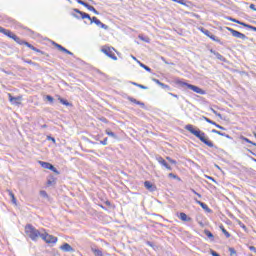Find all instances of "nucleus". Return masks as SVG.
I'll return each mask as SVG.
<instances>
[{"label": "nucleus", "instance_id": "1", "mask_svg": "<svg viewBox=\"0 0 256 256\" xmlns=\"http://www.w3.org/2000/svg\"><path fill=\"white\" fill-rule=\"evenodd\" d=\"M184 129L186 131H189L192 135L196 136L197 139H199L204 145H207V147L213 148L215 147V144L209 140V137H207V134L205 132L201 131L199 128L193 126L192 124H187Z\"/></svg>", "mask_w": 256, "mask_h": 256}, {"label": "nucleus", "instance_id": "2", "mask_svg": "<svg viewBox=\"0 0 256 256\" xmlns=\"http://www.w3.org/2000/svg\"><path fill=\"white\" fill-rule=\"evenodd\" d=\"M73 11H74V13H78V15L72 14V16L75 17V19H89L90 25H93V23H95V25H97V27H101V29H105V31L109 30V26L104 24L103 22H101V20H99L97 17H95V16L91 17V15H89L77 8H74Z\"/></svg>", "mask_w": 256, "mask_h": 256}, {"label": "nucleus", "instance_id": "3", "mask_svg": "<svg viewBox=\"0 0 256 256\" xmlns=\"http://www.w3.org/2000/svg\"><path fill=\"white\" fill-rule=\"evenodd\" d=\"M25 233L26 235H28V237H30V239L32 241H37L39 239V237L41 238V235H43V233H41L37 228H35V226H33L32 224H27L25 226Z\"/></svg>", "mask_w": 256, "mask_h": 256}, {"label": "nucleus", "instance_id": "4", "mask_svg": "<svg viewBox=\"0 0 256 256\" xmlns=\"http://www.w3.org/2000/svg\"><path fill=\"white\" fill-rule=\"evenodd\" d=\"M176 85H179L180 87H187V89H190L191 91H194V93H198V95H205V90H203L200 87L195 86L193 84H189L187 82L177 80Z\"/></svg>", "mask_w": 256, "mask_h": 256}, {"label": "nucleus", "instance_id": "5", "mask_svg": "<svg viewBox=\"0 0 256 256\" xmlns=\"http://www.w3.org/2000/svg\"><path fill=\"white\" fill-rule=\"evenodd\" d=\"M102 53L109 57L110 59H113V61H117V57L115 56V48L109 47V46H103L101 48Z\"/></svg>", "mask_w": 256, "mask_h": 256}, {"label": "nucleus", "instance_id": "6", "mask_svg": "<svg viewBox=\"0 0 256 256\" xmlns=\"http://www.w3.org/2000/svg\"><path fill=\"white\" fill-rule=\"evenodd\" d=\"M41 239L43 241H45V243H48V244H55L58 241L57 237H55L51 234H48L47 232H45V233H43V235H41Z\"/></svg>", "mask_w": 256, "mask_h": 256}, {"label": "nucleus", "instance_id": "7", "mask_svg": "<svg viewBox=\"0 0 256 256\" xmlns=\"http://www.w3.org/2000/svg\"><path fill=\"white\" fill-rule=\"evenodd\" d=\"M226 29H227V31H229L232 34L233 37H236V39H242L243 41H245V39H247L245 34L239 32L233 28L227 27Z\"/></svg>", "mask_w": 256, "mask_h": 256}, {"label": "nucleus", "instance_id": "8", "mask_svg": "<svg viewBox=\"0 0 256 256\" xmlns=\"http://www.w3.org/2000/svg\"><path fill=\"white\" fill-rule=\"evenodd\" d=\"M77 3H79V5H83V7H86V9H88V11H92V13L94 15H99V11H97V9H95V7L89 5V3L83 1V0H76Z\"/></svg>", "mask_w": 256, "mask_h": 256}, {"label": "nucleus", "instance_id": "9", "mask_svg": "<svg viewBox=\"0 0 256 256\" xmlns=\"http://www.w3.org/2000/svg\"><path fill=\"white\" fill-rule=\"evenodd\" d=\"M155 159L156 161H158L159 164L162 165V167H165V169H167L168 171H173L171 165H169V163H167V161L163 157L156 155Z\"/></svg>", "mask_w": 256, "mask_h": 256}, {"label": "nucleus", "instance_id": "10", "mask_svg": "<svg viewBox=\"0 0 256 256\" xmlns=\"http://www.w3.org/2000/svg\"><path fill=\"white\" fill-rule=\"evenodd\" d=\"M8 99L12 105H21V101L23 100L22 96H13L11 93H8Z\"/></svg>", "mask_w": 256, "mask_h": 256}, {"label": "nucleus", "instance_id": "11", "mask_svg": "<svg viewBox=\"0 0 256 256\" xmlns=\"http://www.w3.org/2000/svg\"><path fill=\"white\" fill-rule=\"evenodd\" d=\"M52 45L56 47L58 51H61L62 53H66L67 55H73V52L67 50V48L61 46V44H58L57 42H52Z\"/></svg>", "mask_w": 256, "mask_h": 256}, {"label": "nucleus", "instance_id": "12", "mask_svg": "<svg viewBox=\"0 0 256 256\" xmlns=\"http://www.w3.org/2000/svg\"><path fill=\"white\" fill-rule=\"evenodd\" d=\"M194 201L195 203H197V205H200V207H202V209H204L206 213H213V210H211V208H209V206H207V204H205L204 202L198 200L197 198H195Z\"/></svg>", "mask_w": 256, "mask_h": 256}, {"label": "nucleus", "instance_id": "13", "mask_svg": "<svg viewBox=\"0 0 256 256\" xmlns=\"http://www.w3.org/2000/svg\"><path fill=\"white\" fill-rule=\"evenodd\" d=\"M202 119H203L204 121H206V123H210V125H214L215 127H217V129H221L222 131H225V127H223V126L217 124L215 121L209 119L208 117L202 116Z\"/></svg>", "mask_w": 256, "mask_h": 256}, {"label": "nucleus", "instance_id": "14", "mask_svg": "<svg viewBox=\"0 0 256 256\" xmlns=\"http://www.w3.org/2000/svg\"><path fill=\"white\" fill-rule=\"evenodd\" d=\"M144 187L145 189H147L148 191H151L152 193L157 191V186H155V184L151 183L150 181H145Z\"/></svg>", "mask_w": 256, "mask_h": 256}, {"label": "nucleus", "instance_id": "15", "mask_svg": "<svg viewBox=\"0 0 256 256\" xmlns=\"http://www.w3.org/2000/svg\"><path fill=\"white\" fill-rule=\"evenodd\" d=\"M60 249L65 253H73L75 251V249L70 246L69 243H64L62 246H60Z\"/></svg>", "mask_w": 256, "mask_h": 256}, {"label": "nucleus", "instance_id": "16", "mask_svg": "<svg viewBox=\"0 0 256 256\" xmlns=\"http://www.w3.org/2000/svg\"><path fill=\"white\" fill-rule=\"evenodd\" d=\"M210 53H212V55H215L216 59H218L219 61H222L223 63L227 61V59L223 55H221L219 52L213 49H210Z\"/></svg>", "mask_w": 256, "mask_h": 256}, {"label": "nucleus", "instance_id": "17", "mask_svg": "<svg viewBox=\"0 0 256 256\" xmlns=\"http://www.w3.org/2000/svg\"><path fill=\"white\" fill-rule=\"evenodd\" d=\"M127 99H128V101H130L131 103H135V105H140V107H141L142 109H145V103H143V102H141V101H139V100H137V99H135V98H133V97H131V96H128Z\"/></svg>", "mask_w": 256, "mask_h": 256}, {"label": "nucleus", "instance_id": "18", "mask_svg": "<svg viewBox=\"0 0 256 256\" xmlns=\"http://www.w3.org/2000/svg\"><path fill=\"white\" fill-rule=\"evenodd\" d=\"M0 33H3V35H6V37H9V39H12L13 35V32H11V30H7L3 27L0 26Z\"/></svg>", "mask_w": 256, "mask_h": 256}, {"label": "nucleus", "instance_id": "19", "mask_svg": "<svg viewBox=\"0 0 256 256\" xmlns=\"http://www.w3.org/2000/svg\"><path fill=\"white\" fill-rule=\"evenodd\" d=\"M40 165H41V167H43V169H49V171H51L53 169V164H51L49 162L40 161Z\"/></svg>", "mask_w": 256, "mask_h": 256}, {"label": "nucleus", "instance_id": "20", "mask_svg": "<svg viewBox=\"0 0 256 256\" xmlns=\"http://www.w3.org/2000/svg\"><path fill=\"white\" fill-rule=\"evenodd\" d=\"M58 100L62 105H65V107H73V104L71 102H68L67 99L59 97Z\"/></svg>", "mask_w": 256, "mask_h": 256}, {"label": "nucleus", "instance_id": "21", "mask_svg": "<svg viewBox=\"0 0 256 256\" xmlns=\"http://www.w3.org/2000/svg\"><path fill=\"white\" fill-rule=\"evenodd\" d=\"M179 219H181V221H186V222L191 221V217L187 216V214H185V212H181L179 214Z\"/></svg>", "mask_w": 256, "mask_h": 256}, {"label": "nucleus", "instance_id": "22", "mask_svg": "<svg viewBox=\"0 0 256 256\" xmlns=\"http://www.w3.org/2000/svg\"><path fill=\"white\" fill-rule=\"evenodd\" d=\"M12 39L16 43H18V45H23V43L25 42V40H22L21 38H19V36L15 35V34H13Z\"/></svg>", "mask_w": 256, "mask_h": 256}, {"label": "nucleus", "instance_id": "23", "mask_svg": "<svg viewBox=\"0 0 256 256\" xmlns=\"http://www.w3.org/2000/svg\"><path fill=\"white\" fill-rule=\"evenodd\" d=\"M220 229H221L222 233L225 235L226 239H229L231 237V233H229L223 225H220Z\"/></svg>", "mask_w": 256, "mask_h": 256}, {"label": "nucleus", "instance_id": "24", "mask_svg": "<svg viewBox=\"0 0 256 256\" xmlns=\"http://www.w3.org/2000/svg\"><path fill=\"white\" fill-rule=\"evenodd\" d=\"M91 251H92V253H93L95 256H104V255H103V251H101L100 249L91 248Z\"/></svg>", "mask_w": 256, "mask_h": 256}, {"label": "nucleus", "instance_id": "25", "mask_svg": "<svg viewBox=\"0 0 256 256\" xmlns=\"http://www.w3.org/2000/svg\"><path fill=\"white\" fill-rule=\"evenodd\" d=\"M209 39H211L212 41H215L216 43H219L220 45H223V42H221V39H219V37L213 35V33L209 36Z\"/></svg>", "mask_w": 256, "mask_h": 256}, {"label": "nucleus", "instance_id": "26", "mask_svg": "<svg viewBox=\"0 0 256 256\" xmlns=\"http://www.w3.org/2000/svg\"><path fill=\"white\" fill-rule=\"evenodd\" d=\"M229 21H232V23H237L238 25H242V27H245V25H247V23L241 22V21H239L235 18H231V17L229 18Z\"/></svg>", "mask_w": 256, "mask_h": 256}, {"label": "nucleus", "instance_id": "27", "mask_svg": "<svg viewBox=\"0 0 256 256\" xmlns=\"http://www.w3.org/2000/svg\"><path fill=\"white\" fill-rule=\"evenodd\" d=\"M204 234L206 235V237H208V239H211L212 241H213V239H215V236L209 230H204Z\"/></svg>", "mask_w": 256, "mask_h": 256}, {"label": "nucleus", "instance_id": "28", "mask_svg": "<svg viewBox=\"0 0 256 256\" xmlns=\"http://www.w3.org/2000/svg\"><path fill=\"white\" fill-rule=\"evenodd\" d=\"M137 62L139 63L140 67H142V69H145V71H148V73H151V68H149V66L143 64V62L137 60Z\"/></svg>", "mask_w": 256, "mask_h": 256}, {"label": "nucleus", "instance_id": "29", "mask_svg": "<svg viewBox=\"0 0 256 256\" xmlns=\"http://www.w3.org/2000/svg\"><path fill=\"white\" fill-rule=\"evenodd\" d=\"M24 63H28V65H33L34 67H39V64L37 62H33V60L29 59H23Z\"/></svg>", "mask_w": 256, "mask_h": 256}, {"label": "nucleus", "instance_id": "30", "mask_svg": "<svg viewBox=\"0 0 256 256\" xmlns=\"http://www.w3.org/2000/svg\"><path fill=\"white\" fill-rule=\"evenodd\" d=\"M200 31L204 34V35H206V37H211V31H209V30H207V29H205V28H203V27H201L200 28Z\"/></svg>", "mask_w": 256, "mask_h": 256}, {"label": "nucleus", "instance_id": "31", "mask_svg": "<svg viewBox=\"0 0 256 256\" xmlns=\"http://www.w3.org/2000/svg\"><path fill=\"white\" fill-rule=\"evenodd\" d=\"M106 135H108L109 137H113V139H117V134L109 129L106 130Z\"/></svg>", "mask_w": 256, "mask_h": 256}, {"label": "nucleus", "instance_id": "32", "mask_svg": "<svg viewBox=\"0 0 256 256\" xmlns=\"http://www.w3.org/2000/svg\"><path fill=\"white\" fill-rule=\"evenodd\" d=\"M228 251H229V253H230V256H238V255H237V250H235V248L230 247V248L228 249Z\"/></svg>", "mask_w": 256, "mask_h": 256}, {"label": "nucleus", "instance_id": "33", "mask_svg": "<svg viewBox=\"0 0 256 256\" xmlns=\"http://www.w3.org/2000/svg\"><path fill=\"white\" fill-rule=\"evenodd\" d=\"M53 183H55V177L49 176V178L47 179V185L51 186L53 185Z\"/></svg>", "mask_w": 256, "mask_h": 256}, {"label": "nucleus", "instance_id": "34", "mask_svg": "<svg viewBox=\"0 0 256 256\" xmlns=\"http://www.w3.org/2000/svg\"><path fill=\"white\" fill-rule=\"evenodd\" d=\"M168 177H170L171 179H177V181H181V178L173 173H169Z\"/></svg>", "mask_w": 256, "mask_h": 256}, {"label": "nucleus", "instance_id": "35", "mask_svg": "<svg viewBox=\"0 0 256 256\" xmlns=\"http://www.w3.org/2000/svg\"><path fill=\"white\" fill-rule=\"evenodd\" d=\"M9 195L12 199V203H14V205H17V198H15V194H13V192H9Z\"/></svg>", "mask_w": 256, "mask_h": 256}, {"label": "nucleus", "instance_id": "36", "mask_svg": "<svg viewBox=\"0 0 256 256\" xmlns=\"http://www.w3.org/2000/svg\"><path fill=\"white\" fill-rule=\"evenodd\" d=\"M242 141H245L246 143H250L251 145H254L256 147V143L249 140V138L242 136Z\"/></svg>", "mask_w": 256, "mask_h": 256}, {"label": "nucleus", "instance_id": "37", "mask_svg": "<svg viewBox=\"0 0 256 256\" xmlns=\"http://www.w3.org/2000/svg\"><path fill=\"white\" fill-rule=\"evenodd\" d=\"M40 195H41V197H44L45 199L49 198V194H47V191H45V190H41Z\"/></svg>", "mask_w": 256, "mask_h": 256}, {"label": "nucleus", "instance_id": "38", "mask_svg": "<svg viewBox=\"0 0 256 256\" xmlns=\"http://www.w3.org/2000/svg\"><path fill=\"white\" fill-rule=\"evenodd\" d=\"M167 161H169V163H171L172 165H177V160H173L171 157L167 156L166 157Z\"/></svg>", "mask_w": 256, "mask_h": 256}, {"label": "nucleus", "instance_id": "39", "mask_svg": "<svg viewBox=\"0 0 256 256\" xmlns=\"http://www.w3.org/2000/svg\"><path fill=\"white\" fill-rule=\"evenodd\" d=\"M46 100H48L49 103L53 104V102L55 101V98H53V96L51 95H46Z\"/></svg>", "mask_w": 256, "mask_h": 256}, {"label": "nucleus", "instance_id": "40", "mask_svg": "<svg viewBox=\"0 0 256 256\" xmlns=\"http://www.w3.org/2000/svg\"><path fill=\"white\" fill-rule=\"evenodd\" d=\"M23 45H26V47H28L29 49H32V50H33L34 47H35V46H33V44H31V43H29V42H27V41H24V42H23Z\"/></svg>", "mask_w": 256, "mask_h": 256}, {"label": "nucleus", "instance_id": "41", "mask_svg": "<svg viewBox=\"0 0 256 256\" xmlns=\"http://www.w3.org/2000/svg\"><path fill=\"white\" fill-rule=\"evenodd\" d=\"M162 89H166L167 91H171V87L165 83H162L160 86Z\"/></svg>", "mask_w": 256, "mask_h": 256}, {"label": "nucleus", "instance_id": "42", "mask_svg": "<svg viewBox=\"0 0 256 256\" xmlns=\"http://www.w3.org/2000/svg\"><path fill=\"white\" fill-rule=\"evenodd\" d=\"M245 27L246 29H251V31H256V27L251 24H246Z\"/></svg>", "mask_w": 256, "mask_h": 256}, {"label": "nucleus", "instance_id": "43", "mask_svg": "<svg viewBox=\"0 0 256 256\" xmlns=\"http://www.w3.org/2000/svg\"><path fill=\"white\" fill-rule=\"evenodd\" d=\"M32 51H35L36 53H41V55H45V52L39 50V48L37 47L32 48Z\"/></svg>", "mask_w": 256, "mask_h": 256}, {"label": "nucleus", "instance_id": "44", "mask_svg": "<svg viewBox=\"0 0 256 256\" xmlns=\"http://www.w3.org/2000/svg\"><path fill=\"white\" fill-rule=\"evenodd\" d=\"M153 81L154 83H156V85H159V87H161V85L163 84V82H160L157 78H153Z\"/></svg>", "mask_w": 256, "mask_h": 256}, {"label": "nucleus", "instance_id": "45", "mask_svg": "<svg viewBox=\"0 0 256 256\" xmlns=\"http://www.w3.org/2000/svg\"><path fill=\"white\" fill-rule=\"evenodd\" d=\"M47 141H52V143H56L55 137L47 136Z\"/></svg>", "mask_w": 256, "mask_h": 256}, {"label": "nucleus", "instance_id": "46", "mask_svg": "<svg viewBox=\"0 0 256 256\" xmlns=\"http://www.w3.org/2000/svg\"><path fill=\"white\" fill-rule=\"evenodd\" d=\"M50 171H53V173H55L56 175H60L59 170H57V168H55V166H53Z\"/></svg>", "mask_w": 256, "mask_h": 256}, {"label": "nucleus", "instance_id": "47", "mask_svg": "<svg viewBox=\"0 0 256 256\" xmlns=\"http://www.w3.org/2000/svg\"><path fill=\"white\" fill-rule=\"evenodd\" d=\"M190 191H192V193H194V195H197V197H199V199H201V194H199L197 191H195V189L191 188Z\"/></svg>", "mask_w": 256, "mask_h": 256}, {"label": "nucleus", "instance_id": "48", "mask_svg": "<svg viewBox=\"0 0 256 256\" xmlns=\"http://www.w3.org/2000/svg\"><path fill=\"white\" fill-rule=\"evenodd\" d=\"M146 245H148L149 247H152V249H155V244H153V242L151 241H147Z\"/></svg>", "mask_w": 256, "mask_h": 256}, {"label": "nucleus", "instance_id": "49", "mask_svg": "<svg viewBox=\"0 0 256 256\" xmlns=\"http://www.w3.org/2000/svg\"><path fill=\"white\" fill-rule=\"evenodd\" d=\"M238 224L240 225V227H242V229H243L244 231H247V226H245V224H243V222L239 221Z\"/></svg>", "mask_w": 256, "mask_h": 256}, {"label": "nucleus", "instance_id": "50", "mask_svg": "<svg viewBox=\"0 0 256 256\" xmlns=\"http://www.w3.org/2000/svg\"><path fill=\"white\" fill-rule=\"evenodd\" d=\"M139 39H141V41H145L146 43H149V38L148 37H143V36H139Z\"/></svg>", "mask_w": 256, "mask_h": 256}, {"label": "nucleus", "instance_id": "51", "mask_svg": "<svg viewBox=\"0 0 256 256\" xmlns=\"http://www.w3.org/2000/svg\"><path fill=\"white\" fill-rule=\"evenodd\" d=\"M174 3H179L180 5H185V0H172Z\"/></svg>", "mask_w": 256, "mask_h": 256}, {"label": "nucleus", "instance_id": "52", "mask_svg": "<svg viewBox=\"0 0 256 256\" xmlns=\"http://www.w3.org/2000/svg\"><path fill=\"white\" fill-rule=\"evenodd\" d=\"M138 87H139V89H145V90L149 89V87L142 85V84H139Z\"/></svg>", "mask_w": 256, "mask_h": 256}, {"label": "nucleus", "instance_id": "53", "mask_svg": "<svg viewBox=\"0 0 256 256\" xmlns=\"http://www.w3.org/2000/svg\"><path fill=\"white\" fill-rule=\"evenodd\" d=\"M101 145H107V138H104V140L100 141Z\"/></svg>", "mask_w": 256, "mask_h": 256}, {"label": "nucleus", "instance_id": "54", "mask_svg": "<svg viewBox=\"0 0 256 256\" xmlns=\"http://www.w3.org/2000/svg\"><path fill=\"white\" fill-rule=\"evenodd\" d=\"M250 9H252V11H256V5L255 4H250Z\"/></svg>", "mask_w": 256, "mask_h": 256}, {"label": "nucleus", "instance_id": "55", "mask_svg": "<svg viewBox=\"0 0 256 256\" xmlns=\"http://www.w3.org/2000/svg\"><path fill=\"white\" fill-rule=\"evenodd\" d=\"M2 73H6V75H11V71H6L5 69H1Z\"/></svg>", "mask_w": 256, "mask_h": 256}, {"label": "nucleus", "instance_id": "56", "mask_svg": "<svg viewBox=\"0 0 256 256\" xmlns=\"http://www.w3.org/2000/svg\"><path fill=\"white\" fill-rule=\"evenodd\" d=\"M169 95H171V97H175V99H179V96L177 94H173V93L169 92Z\"/></svg>", "mask_w": 256, "mask_h": 256}, {"label": "nucleus", "instance_id": "57", "mask_svg": "<svg viewBox=\"0 0 256 256\" xmlns=\"http://www.w3.org/2000/svg\"><path fill=\"white\" fill-rule=\"evenodd\" d=\"M249 249H250L251 251H253V253H256V248H255V246H249Z\"/></svg>", "mask_w": 256, "mask_h": 256}, {"label": "nucleus", "instance_id": "58", "mask_svg": "<svg viewBox=\"0 0 256 256\" xmlns=\"http://www.w3.org/2000/svg\"><path fill=\"white\" fill-rule=\"evenodd\" d=\"M131 83V85H134L135 87H139V83H137V82H130Z\"/></svg>", "mask_w": 256, "mask_h": 256}, {"label": "nucleus", "instance_id": "59", "mask_svg": "<svg viewBox=\"0 0 256 256\" xmlns=\"http://www.w3.org/2000/svg\"><path fill=\"white\" fill-rule=\"evenodd\" d=\"M208 179H209L210 181H215V178H214V177H211V176H208Z\"/></svg>", "mask_w": 256, "mask_h": 256}, {"label": "nucleus", "instance_id": "60", "mask_svg": "<svg viewBox=\"0 0 256 256\" xmlns=\"http://www.w3.org/2000/svg\"><path fill=\"white\" fill-rule=\"evenodd\" d=\"M211 111H212V113H214V115H217V110H215V109H211Z\"/></svg>", "mask_w": 256, "mask_h": 256}, {"label": "nucleus", "instance_id": "61", "mask_svg": "<svg viewBox=\"0 0 256 256\" xmlns=\"http://www.w3.org/2000/svg\"><path fill=\"white\" fill-rule=\"evenodd\" d=\"M41 128H42V129H47V124H43V125L41 126Z\"/></svg>", "mask_w": 256, "mask_h": 256}, {"label": "nucleus", "instance_id": "62", "mask_svg": "<svg viewBox=\"0 0 256 256\" xmlns=\"http://www.w3.org/2000/svg\"><path fill=\"white\" fill-rule=\"evenodd\" d=\"M224 137H226V139H232L231 136H229V134H226Z\"/></svg>", "mask_w": 256, "mask_h": 256}, {"label": "nucleus", "instance_id": "63", "mask_svg": "<svg viewBox=\"0 0 256 256\" xmlns=\"http://www.w3.org/2000/svg\"><path fill=\"white\" fill-rule=\"evenodd\" d=\"M101 121H103V123H107V118H102Z\"/></svg>", "mask_w": 256, "mask_h": 256}, {"label": "nucleus", "instance_id": "64", "mask_svg": "<svg viewBox=\"0 0 256 256\" xmlns=\"http://www.w3.org/2000/svg\"><path fill=\"white\" fill-rule=\"evenodd\" d=\"M212 133H216L217 134V130H215V129H212V131H211Z\"/></svg>", "mask_w": 256, "mask_h": 256}]
</instances>
